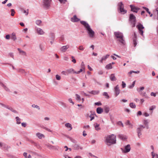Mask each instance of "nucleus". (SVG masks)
<instances>
[{
	"mask_svg": "<svg viewBox=\"0 0 158 158\" xmlns=\"http://www.w3.org/2000/svg\"><path fill=\"white\" fill-rule=\"evenodd\" d=\"M95 124H96V125L94 126L95 130L97 131H98L100 130V128L99 127V124L97 123H95Z\"/></svg>",
	"mask_w": 158,
	"mask_h": 158,
	"instance_id": "f704fd0d",
	"label": "nucleus"
},
{
	"mask_svg": "<svg viewBox=\"0 0 158 158\" xmlns=\"http://www.w3.org/2000/svg\"><path fill=\"white\" fill-rule=\"evenodd\" d=\"M118 136L120 139L123 140L126 139V137L123 135H118Z\"/></svg>",
	"mask_w": 158,
	"mask_h": 158,
	"instance_id": "7c9ffc66",
	"label": "nucleus"
},
{
	"mask_svg": "<svg viewBox=\"0 0 158 158\" xmlns=\"http://www.w3.org/2000/svg\"><path fill=\"white\" fill-rule=\"evenodd\" d=\"M36 28L37 32L38 34L40 35H42L44 34V32L43 31L42 29L38 27H36Z\"/></svg>",
	"mask_w": 158,
	"mask_h": 158,
	"instance_id": "ddd939ff",
	"label": "nucleus"
},
{
	"mask_svg": "<svg viewBox=\"0 0 158 158\" xmlns=\"http://www.w3.org/2000/svg\"><path fill=\"white\" fill-rule=\"evenodd\" d=\"M118 5L121 13L123 14H125L127 13V10L124 9L123 5L122 2H120Z\"/></svg>",
	"mask_w": 158,
	"mask_h": 158,
	"instance_id": "423d86ee",
	"label": "nucleus"
},
{
	"mask_svg": "<svg viewBox=\"0 0 158 158\" xmlns=\"http://www.w3.org/2000/svg\"><path fill=\"white\" fill-rule=\"evenodd\" d=\"M67 72L68 74L69 73H73L76 74L77 72L75 71L73 69L71 68L67 70Z\"/></svg>",
	"mask_w": 158,
	"mask_h": 158,
	"instance_id": "412c9836",
	"label": "nucleus"
},
{
	"mask_svg": "<svg viewBox=\"0 0 158 158\" xmlns=\"http://www.w3.org/2000/svg\"><path fill=\"white\" fill-rule=\"evenodd\" d=\"M5 107L8 110H9L15 113H18V112L16 110H14L12 107L9 106L8 105H5Z\"/></svg>",
	"mask_w": 158,
	"mask_h": 158,
	"instance_id": "2eb2a0df",
	"label": "nucleus"
},
{
	"mask_svg": "<svg viewBox=\"0 0 158 158\" xmlns=\"http://www.w3.org/2000/svg\"><path fill=\"white\" fill-rule=\"evenodd\" d=\"M18 72L20 73H25V71L23 69H19L18 70Z\"/></svg>",
	"mask_w": 158,
	"mask_h": 158,
	"instance_id": "37998d69",
	"label": "nucleus"
},
{
	"mask_svg": "<svg viewBox=\"0 0 158 158\" xmlns=\"http://www.w3.org/2000/svg\"><path fill=\"white\" fill-rule=\"evenodd\" d=\"M133 44L134 47H135L137 44V36L136 33L135 32L134 33V37L133 38Z\"/></svg>",
	"mask_w": 158,
	"mask_h": 158,
	"instance_id": "f3484780",
	"label": "nucleus"
},
{
	"mask_svg": "<svg viewBox=\"0 0 158 158\" xmlns=\"http://www.w3.org/2000/svg\"><path fill=\"white\" fill-rule=\"evenodd\" d=\"M148 123H149V121L148 119L144 120L143 122V123L146 126L148 125Z\"/></svg>",
	"mask_w": 158,
	"mask_h": 158,
	"instance_id": "a19ab883",
	"label": "nucleus"
},
{
	"mask_svg": "<svg viewBox=\"0 0 158 158\" xmlns=\"http://www.w3.org/2000/svg\"><path fill=\"white\" fill-rule=\"evenodd\" d=\"M60 103L61 105H62L64 107H66V104L64 102H60Z\"/></svg>",
	"mask_w": 158,
	"mask_h": 158,
	"instance_id": "4d7b16f0",
	"label": "nucleus"
},
{
	"mask_svg": "<svg viewBox=\"0 0 158 158\" xmlns=\"http://www.w3.org/2000/svg\"><path fill=\"white\" fill-rule=\"evenodd\" d=\"M10 11L11 12V15L12 16H14L15 13V10L13 9H12L10 10Z\"/></svg>",
	"mask_w": 158,
	"mask_h": 158,
	"instance_id": "de8ad7c7",
	"label": "nucleus"
},
{
	"mask_svg": "<svg viewBox=\"0 0 158 158\" xmlns=\"http://www.w3.org/2000/svg\"><path fill=\"white\" fill-rule=\"evenodd\" d=\"M105 143L108 146H110L116 143V136L114 134L108 135L105 137Z\"/></svg>",
	"mask_w": 158,
	"mask_h": 158,
	"instance_id": "f257e3e1",
	"label": "nucleus"
},
{
	"mask_svg": "<svg viewBox=\"0 0 158 158\" xmlns=\"http://www.w3.org/2000/svg\"><path fill=\"white\" fill-rule=\"evenodd\" d=\"M15 118L16 121V123L17 124H20L21 122V119L19 118L18 117H15Z\"/></svg>",
	"mask_w": 158,
	"mask_h": 158,
	"instance_id": "72a5a7b5",
	"label": "nucleus"
},
{
	"mask_svg": "<svg viewBox=\"0 0 158 158\" xmlns=\"http://www.w3.org/2000/svg\"><path fill=\"white\" fill-rule=\"evenodd\" d=\"M17 49L18 50V51L20 53V54H21L23 55H24V56H27V53L23 51L22 50L20 49L19 48H18Z\"/></svg>",
	"mask_w": 158,
	"mask_h": 158,
	"instance_id": "393cba45",
	"label": "nucleus"
},
{
	"mask_svg": "<svg viewBox=\"0 0 158 158\" xmlns=\"http://www.w3.org/2000/svg\"><path fill=\"white\" fill-rule=\"evenodd\" d=\"M89 93L90 94L93 95L98 94L99 93V90H92L91 91H89Z\"/></svg>",
	"mask_w": 158,
	"mask_h": 158,
	"instance_id": "4be33fe9",
	"label": "nucleus"
},
{
	"mask_svg": "<svg viewBox=\"0 0 158 158\" xmlns=\"http://www.w3.org/2000/svg\"><path fill=\"white\" fill-rule=\"evenodd\" d=\"M73 147L74 149L75 150H78L79 149L82 150L83 149V148L82 147H81L80 146L77 144H75Z\"/></svg>",
	"mask_w": 158,
	"mask_h": 158,
	"instance_id": "5701e85b",
	"label": "nucleus"
},
{
	"mask_svg": "<svg viewBox=\"0 0 158 158\" xmlns=\"http://www.w3.org/2000/svg\"><path fill=\"white\" fill-rule=\"evenodd\" d=\"M120 90L119 89V87L118 85L116 86L114 89V94L116 97H117L118 95L120 93Z\"/></svg>",
	"mask_w": 158,
	"mask_h": 158,
	"instance_id": "9d476101",
	"label": "nucleus"
},
{
	"mask_svg": "<svg viewBox=\"0 0 158 158\" xmlns=\"http://www.w3.org/2000/svg\"><path fill=\"white\" fill-rule=\"evenodd\" d=\"M129 20L132 27H135L136 22L135 17L132 14L130 15Z\"/></svg>",
	"mask_w": 158,
	"mask_h": 158,
	"instance_id": "7ed1b4c3",
	"label": "nucleus"
},
{
	"mask_svg": "<svg viewBox=\"0 0 158 158\" xmlns=\"http://www.w3.org/2000/svg\"><path fill=\"white\" fill-rule=\"evenodd\" d=\"M65 127H67L68 128H70V129L69 130V131L71 130L72 129V125L69 123H66L65 124Z\"/></svg>",
	"mask_w": 158,
	"mask_h": 158,
	"instance_id": "bb28decb",
	"label": "nucleus"
},
{
	"mask_svg": "<svg viewBox=\"0 0 158 158\" xmlns=\"http://www.w3.org/2000/svg\"><path fill=\"white\" fill-rule=\"evenodd\" d=\"M117 42L118 44L124 46L125 45L126 43L124 37L121 38L117 39Z\"/></svg>",
	"mask_w": 158,
	"mask_h": 158,
	"instance_id": "9b49d317",
	"label": "nucleus"
},
{
	"mask_svg": "<svg viewBox=\"0 0 158 158\" xmlns=\"http://www.w3.org/2000/svg\"><path fill=\"white\" fill-rule=\"evenodd\" d=\"M56 79L57 80H60L61 79V77L60 76L57 74L56 75Z\"/></svg>",
	"mask_w": 158,
	"mask_h": 158,
	"instance_id": "8fccbe9b",
	"label": "nucleus"
},
{
	"mask_svg": "<svg viewBox=\"0 0 158 158\" xmlns=\"http://www.w3.org/2000/svg\"><path fill=\"white\" fill-rule=\"evenodd\" d=\"M69 45L63 46L60 48V51L63 52H65L67 49L69 48Z\"/></svg>",
	"mask_w": 158,
	"mask_h": 158,
	"instance_id": "f8f14e48",
	"label": "nucleus"
},
{
	"mask_svg": "<svg viewBox=\"0 0 158 158\" xmlns=\"http://www.w3.org/2000/svg\"><path fill=\"white\" fill-rule=\"evenodd\" d=\"M145 127L142 125H140L139 127L137 128L136 130L137 133L138 134V136L139 138L140 136L142 135L141 131Z\"/></svg>",
	"mask_w": 158,
	"mask_h": 158,
	"instance_id": "39448f33",
	"label": "nucleus"
},
{
	"mask_svg": "<svg viewBox=\"0 0 158 158\" xmlns=\"http://www.w3.org/2000/svg\"><path fill=\"white\" fill-rule=\"evenodd\" d=\"M103 95L106 96V98L107 99H108L109 98V96L108 95L107 93L106 92H104L103 93Z\"/></svg>",
	"mask_w": 158,
	"mask_h": 158,
	"instance_id": "ea45409f",
	"label": "nucleus"
},
{
	"mask_svg": "<svg viewBox=\"0 0 158 158\" xmlns=\"http://www.w3.org/2000/svg\"><path fill=\"white\" fill-rule=\"evenodd\" d=\"M94 114H91L89 115V117L90 118V121H92L94 119Z\"/></svg>",
	"mask_w": 158,
	"mask_h": 158,
	"instance_id": "3c124183",
	"label": "nucleus"
},
{
	"mask_svg": "<svg viewBox=\"0 0 158 158\" xmlns=\"http://www.w3.org/2000/svg\"><path fill=\"white\" fill-rule=\"evenodd\" d=\"M22 11H23V13H26V15H28V10L27 9V10H24L23 9L22 10Z\"/></svg>",
	"mask_w": 158,
	"mask_h": 158,
	"instance_id": "49530a36",
	"label": "nucleus"
},
{
	"mask_svg": "<svg viewBox=\"0 0 158 158\" xmlns=\"http://www.w3.org/2000/svg\"><path fill=\"white\" fill-rule=\"evenodd\" d=\"M112 67L111 63H110L106 65L105 68L107 69H112Z\"/></svg>",
	"mask_w": 158,
	"mask_h": 158,
	"instance_id": "c85d7f7f",
	"label": "nucleus"
},
{
	"mask_svg": "<svg viewBox=\"0 0 158 158\" xmlns=\"http://www.w3.org/2000/svg\"><path fill=\"white\" fill-rule=\"evenodd\" d=\"M136 27L139 30V33L141 35L143 36V30L144 28V27H143V25L141 24H139L136 26Z\"/></svg>",
	"mask_w": 158,
	"mask_h": 158,
	"instance_id": "0eeeda50",
	"label": "nucleus"
},
{
	"mask_svg": "<svg viewBox=\"0 0 158 158\" xmlns=\"http://www.w3.org/2000/svg\"><path fill=\"white\" fill-rule=\"evenodd\" d=\"M75 95L76 96V99L77 100L80 101L81 100V98L80 96L77 94H76Z\"/></svg>",
	"mask_w": 158,
	"mask_h": 158,
	"instance_id": "4c0bfd02",
	"label": "nucleus"
},
{
	"mask_svg": "<svg viewBox=\"0 0 158 158\" xmlns=\"http://www.w3.org/2000/svg\"><path fill=\"white\" fill-rule=\"evenodd\" d=\"M32 106L33 108H35L38 109V110L40 109V108L39 106L37 105H35V104H33L32 105Z\"/></svg>",
	"mask_w": 158,
	"mask_h": 158,
	"instance_id": "603ef678",
	"label": "nucleus"
},
{
	"mask_svg": "<svg viewBox=\"0 0 158 158\" xmlns=\"http://www.w3.org/2000/svg\"><path fill=\"white\" fill-rule=\"evenodd\" d=\"M61 3H65L66 2L67 0H59Z\"/></svg>",
	"mask_w": 158,
	"mask_h": 158,
	"instance_id": "e2e57ef3",
	"label": "nucleus"
},
{
	"mask_svg": "<svg viewBox=\"0 0 158 158\" xmlns=\"http://www.w3.org/2000/svg\"><path fill=\"white\" fill-rule=\"evenodd\" d=\"M3 148L6 150H8L9 148H10V147L8 145H7L6 143H4L3 146Z\"/></svg>",
	"mask_w": 158,
	"mask_h": 158,
	"instance_id": "473e14b6",
	"label": "nucleus"
},
{
	"mask_svg": "<svg viewBox=\"0 0 158 158\" xmlns=\"http://www.w3.org/2000/svg\"><path fill=\"white\" fill-rule=\"evenodd\" d=\"M81 68L83 69H85V65L83 62H82L81 63Z\"/></svg>",
	"mask_w": 158,
	"mask_h": 158,
	"instance_id": "6e6d98bb",
	"label": "nucleus"
},
{
	"mask_svg": "<svg viewBox=\"0 0 158 158\" xmlns=\"http://www.w3.org/2000/svg\"><path fill=\"white\" fill-rule=\"evenodd\" d=\"M84 48L83 45H80L78 47V49L81 51H83Z\"/></svg>",
	"mask_w": 158,
	"mask_h": 158,
	"instance_id": "a18cd8bd",
	"label": "nucleus"
},
{
	"mask_svg": "<svg viewBox=\"0 0 158 158\" xmlns=\"http://www.w3.org/2000/svg\"><path fill=\"white\" fill-rule=\"evenodd\" d=\"M50 37L51 38V40H54L55 39V35L53 33H51L50 34Z\"/></svg>",
	"mask_w": 158,
	"mask_h": 158,
	"instance_id": "e433bc0d",
	"label": "nucleus"
},
{
	"mask_svg": "<svg viewBox=\"0 0 158 158\" xmlns=\"http://www.w3.org/2000/svg\"><path fill=\"white\" fill-rule=\"evenodd\" d=\"M36 135L40 139H41L42 138H44L45 137L44 135L43 134L40 133H36Z\"/></svg>",
	"mask_w": 158,
	"mask_h": 158,
	"instance_id": "b1692460",
	"label": "nucleus"
},
{
	"mask_svg": "<svg viewBox=\"0 0 158 158\" xmlns=\"http://www.w3.org/2000/svg\"><path fill=\"white\" fill-rule=\"evenodd\" d=\"M156 108V106H152L150 107L149 109L150 110H153L154 109H155Z\"/></svg>",
	"mask_w": 158,
	"mask_h": 158,
	"instance_id": "5fc2aeb1",
	"label": "nucleus"
},
{
	"mask_svg": "<svg viewBox=\"0 0 158 158\" xmlns=\"http://www.w3.org/2000/svg\"><path fill=\"white\" fill-rule=\"evenodd\" d=\"M5 107L8 110H9L15 113H18V112L16 110H14L12 107L9 106L8 105H5Z\"/></svg>",
	"mask_w": 158,
	"mask_h": 158,
	"instance_id": "4468645a",
	"label": "nucleus"
},
{
	"mask_svg": "<svg viewBox=\"0 0 158 158\" xmlns=\"http://www.w3.org/2000/svg\"><path fill=\"white\" fill-rule=\"evenodd\" d=\"M103 111V109L99 107L97 109V112L98 114H100L102 113Z\"/></svg>",
	"mask_w": 158,
	"mask_h": 158,
	"instance_id": "cd10ccee",
	"label": "nucleus"
},
{
	"mask_svg": "<svg viewBox=\"0 0 158 158\" xmlns=\"http://www.w3.org/2000/svg\"><path fill=\"white\" fill-rule=\"evenodd\" d=\"M144 88L143 87H140V89L137 88V90L139 93L142 92V91L144 89Z\"/></svg>",
	"mask_w": 158,
	"mask_h": 158,
	"instance_id": "58836bf2",
	"label": "nucleus"
},
{
	"mask_svg": "<svg viewBox=\"0 0 158 158\" xmlns=\"http://www.w3.org/2000/svg\"><path fill=\"white\" fill-rule=\"evenodd\" d=\"M80 20V19L77 17L76 15H74L73 18H71V21L73 22H77Z\"/></svg>",
	"mask_w": 158,
	"mask_h": 158,
	"instance_id": "6ab92c4d",
	"label": "nucleus"
},
{
	"mask_svg": "<svg viewBox=\"0 0 158 158\" xmlns=\"http://www.w3.org/2000/svg\"><path fill=\"white\" fill-rule=\"evenodd\" d=\"M143 8L144 9H145L146 11L149 14H150V12L149 11V9L145 7H143Z\"/></svg>",
	"mask_w": 158,
	"mask_h": 158,
	"instance_id": "09e8293b",
	"label": "nucleus"
},
{
	"mask_svg": "<svg viewBox=\"0 0 158 158\" xmlns=\"http://www.w3.org/2000/svg\"><path fill=\"white\" fill-rule=\"evenodd\" d=\"M129 106L132 108H135L136 107L135 104L133 102L130 103L129 104Z\"/></svg>",
	"mask_w": 158,
	"mask_h": 158,
	"instance_id": "c9c22d12",
	"label": "nucleus"
},
{
	"mask_svg": "<svg viewBox=\"0 0 158 158\" xmlns=\"http://www.w3.org/2000/svg\"><path fill=\"white\" fill-rule=\"evenodd\" d=\"M130 7L131 8V10L132 11L134 12H135V13L137 12L138 9L137 8H136L134 6L132 5H130Z\"/></svg>",
	"mask_w": 158,
	"mask_h": 158,
	"instance_id": "aec40b11",
	"label": "nucleus"
},
{
	"mask_svg": "<svg viewBox=\"0 0 158 158\" xmlns=\"http://www.w3.org/2000/svg\"><path fill=\"white\" fill-rule=\"evenodd\" d=\"M11 38L12 40H16L17 38L15 34V33H13L12 34Z\"/></svg>",
	"mask_w": 158,
	"mask_h": 158,
	"instance_id": "c756f323",
	"label": "nucleus"
},
{
	"mask_svg": "<svg viewBox=\"0 0 158 158\" xmlns=\"http://www.w3.org/2000/svg\"><path fill=\"white\" fill-rule=\"evenodd\" d=\"M71 58L72 59V62H73L74 63H76V60L74 58V57L73 56H72Z\"/></svg>",
	"mask_w": 158,
	"mask_h": 158,
	"instance_id": "052dcab7",
	"label": "nucleus"
},
{
	"mask_svg": "<svg viewBox=\"0 0 158 158\" xmlns=\"http://www.w3.org/2000/svg\"><path fill=\"white\" fill-rule=\"evenodd\" d=\"M135 81H134L132 85H129L128 86V88H129V89H132L133 88L134 86H135Z\"/></svg>",
	"mask_w": 158,
	"mask_h": 158,
	"instance_id": "2f4dec72",
	"label": "nucleus"
},
{
	"mask_svg": "<svg viewBox=\"0 0 158 158\" xmlns=\"http://www.w3.org/2000/svg\"><path fill=\"white\" fill-rule=\"evenodd\" d=\"M95 105L97 106H101L102 105V103L100 102H97L95 103Z\"/></svg>",
	"mask_w": 158,
	"mask_h": 158,
	"instance_id": "69168bd1",
	"label": "nucleus"
},
{
	"mask_svg": "<svg viewBox=\"0 0 158 158\" xmlns=\"http://www.w3.org/2000/svg\"><path fill=\"white\" fill-rule=\"evenodd\" d=\"M110 55L107 54L105 56H103L101 58V60H99V62L101 63H102L103 61H105L109 57Z\"/></svg>",
	"mask_w": 158,
	"mask_h": 158,
	"instance_id": "dca6fc26",
	"label": "nucleus"
},
{
	"mask_svg": "<svg viewBox=\"0 0 158 158\" xmlns=\"http://www.w3.org/2000/svg\"><path fill=\"white\" fill-rule=\"evenodd\" d=\"M109 110H110V108L109 107H106L105 108V109H104V111H105V112L106 113H107L109 112Z\"/></svg>",
	"mask_w": 158,
	"mask_h": 158,
	"instance_id": "c03bdc74",
	"label": "nucleus"
},
{
	"mask_svg": "<svg viewBox=\"0 0 158 158\" xmlns=\"http://www.w3.org/2000/svg\"><path fill=\"white\" fill-rule=\"evenodd\" d=\"M121 149L123 153H128L131 150L130 145V144H128L125 146L124 149L122 148H121Z\"/></svg>",
	"mask_w": 158,
	"mask_h": 158,
	"instance_id": "6e6552de",
	"label": "nucleus"
},
{
	"mask_svg": "<svg viewBox=\"0 0 158 158\" xmlns=\"http://www.w3.org/2000/svg\"><path fill=\"white\" fill-rule=\"evenodd\" d=\"M52 0H43V3L44 7L46 9H48L50 6Z\"/></svg>",
	"mask_w": 158,
	"mask_h": 158,
	"instance_id": "20e7f679",
	"label": "nucleus"
},
{
	"mask_svg": "<svg viewBox=\"0 0 158 158\" xmlns=\"http://www.w3.org/2000/svg\"><path fill=\"white\" fill-rule=\"evenodd\" d=\"M140 95L142 96H145L146 94L145 92H141L139 93Z\"/></svg>",
	"mask_w": 158,
	"mask_h": 158,
	"instance_id": "338daca9",
	"label": "nucleus"
},
{
	"mask_svg": "<svg viewBox=\"0 0 158 158\" xmlns=\"http://www.w3.org/2000/svg\"><path fill=\"white\" fill-rule=\"evenodd\" d=\"M151 155L152 156V158H154V157H155L156 155V153H155L154 152L152 151L151 152Z\"/></svg>",
	"mask_w": 158,
	"mask_h": 158,
	"instance_id": "864d4df0",
	"label": "nucleus"
},
{
	"mask_svg": "<svg viewBox=\"0 0 158 158\" xmlns=\"http://www.w3.org/2000/svg\"><path fill=\"white\" fill-rule=\"evenodd\" d=\"M98 73L99 75H102L103 73V72L102 70H100L98 71Z\"/></svg>",
	"mask_w": 158,
	"mask_h": 158,
	"instance_id": "774afa93",
	"label": "nucleus"
},
{
	"mask_svg": "<svg viewBox=\"0 0 158 158\" xmlns=\"http://www.w3.org/2000/svg\"><path fill=\"white\" fill-rule=\"evenodd\" d=\"M126 86V83L124 82H122V87L123 88H124Z\"/></svg>",
	"mask_w": 158,
	"mask_h": 158,
	"instance_id": "680f3d73",
	"label": "nucleus"
},
{
	"mask_svg": "<svg viewBox=\"0 0 158 158\" xmlns=\"http://www.w3.org/2000/svg\"><path fill=\"white\" fill-rule=\"evenodd\" d=\"M48 148L51 149H54L55 150H58L59 147L58 146H53L51 145H48Z\"/></svg>",
	"mask_w": 158,
	"mask_h": 158,
	"instance_id": "a211bd4d",
	"label": "nucleus"
},
{
	"mask_svg": "<svg viewBox=\"0 0 158 158\" xmlns=\"http://www.w3.org/2000/svg\"><path fill=\"white\" fill-rule=\"evenodd\" d=\"M68 101L70 103H72L73 105H74V102L73 101L72 99L71 98H69L68 99Z\"/></svg>",
	"mask_w": 158,
	"mask_h": 158,
	"instance_id": "bf43d9fd",
	"label": "nucleus"
},
{
	"mask_svg": "<svg viewBox=\"0 0 158 158\" xmlns=\"http://www.w3.org/2000/svg\"><path fill=\"white\" fill-rule=\"evenodd\" d=\"M83 69H82V68H81V69L79 71H78V72H77V73H76V74H79V73H80L81 72H82V71H83Z\"/></svg>",
	"mask_w": 158,
	"mask_h": 158,
	"instance_id": "0e129e2a",
	"label": "nucleus"
},
{
	"mask_svg": "<svg viewBox=\"0 0 158 158\" xmlns=\"http://www.w3.org/2000/svg\"><path fill=\"white\" fill-rule=\"evenodd\" d=\"M61 73L62 74H63L64 75H66L68 74V72H67V70H66V71H63L61 72Z\"/></svg>",
	"mask_w": 158,
	"mask_h": 158,
	"instance_id": "13d9d810",
	"label": "nucleus"
},
{
	"mask_svg": "<svg viewBox=\"0 0 158 158\" xmlns=\"http://www.w3.org/2000/svg\"><path fill=\"white\" fill-rule=\"evenodd\" d=\"M41 22V21L40 20H37L35 22L36 24L38 26H40V25Z\"/></svg>",
	"mask_w": 158,
	"mask_h": 158,
	"instance_id": "79ce46f5",
	"label": "nucleus"
},
{
	"mask_svg": "<svg viewBox=\"0 0 158 158\" xmlns=\"http://www.w3.org/2000/svg\"><path fill=\"white\" fill-rule=\"evenodd\" d=\"M80 23L84 26L86 29L87 30L88 33L90 38H93L95 34L94 32L91 28L90 26L86 22L82 21H80Z\"/></svg>",
	"mask_w": 158,
	"mask_h": 158,
	"instance_id": "f03ea898",
	"label": "nucleus"
},
{
	"mask_svg": "<svg viewBox=\"0 0 158 158\" xmlns=\"http://www.w3.org/2000/svg\"><path fill=\"white\" fill-rule=\"evenodd\" d=\"M110 78L111 81H115L116 80L114 74H111Z\"/></svg>",
	"mask_w": 158,
	"mask_h": 158,
	"instance_id": "a878e982",
	"label": "nucleus"
},
{
	"mask_svg": "<svg viewBox=\"0 0 158 158\" xmlns=\"http://www.w3.org/2000/svg\"><path fill=\"white\" fill-rule=\"evenodd\" d=\"M114 34L115 37L117 39L121 38L124 37L123 33L118 31L114 32Z\"/></svg>",
	"mask_w": 158,
	"mask_h": 158,
	"instance_id": "1a4fd4ad",
	"label": "nucleus"
}]
</instances>
